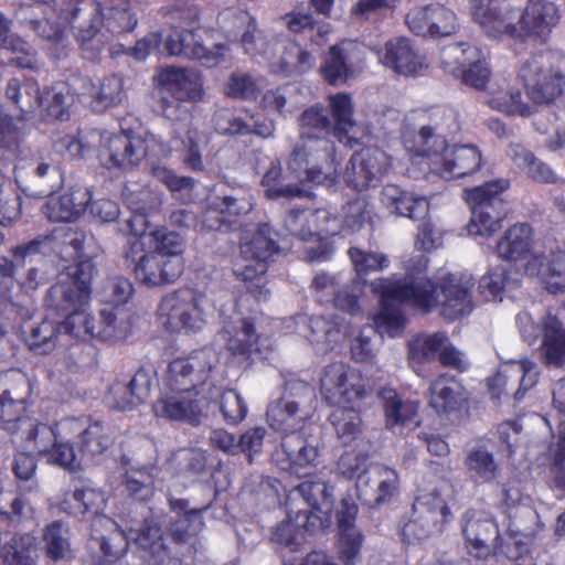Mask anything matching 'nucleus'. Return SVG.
I'll return each instance as SVG.
<instances>
[{
	"label": "nucleus",
	"instance_id": "f257e3e1",
	"mask_svg": "<svg viewBox=\"0 0 565 565\" xmlns=\"http://www.w3.org/2000/svg\"><path fill=\"white\" fill-rule=\"evenodd\" d=\"M95 273L96 266L90 258L81 259L67 266L65 277L50 287L44 305L49 310L65 316V319L55 322L44 318L40 323L32 324L29 330L22 329L23 339L31 351L38 354L50 353L56 347V339L61 332L97 341H114L121 337L113 311L103 310L100 320L96 322L95 318L83 309L90 299Z\"/></svg>",
	"mask_w": 565,
	"mask_h": 565
},
{
	"label": "nucleus",
	"instance_id": "f03ea898",
	"mask_svg": "<svg viewBox=\"0 0 565 565\" xmlns=\"http://www.w3.org/2000/svg\"><path fill=\"white\" fill-rule=\"evenodd\" d=\"M372 291L379 297L407 303L428 315L437 307L448 321H455L469 313L472 308L469 288L462 286L452 275L445 276L439 282L430 278L417 281H404L379 278L372 282Z\"/></svg>",
	"mask_w": 565,
	"mask_h": 565
},
{
	"label": "nucleus",
	"instance_id": "7ed1b4c3",
	"mask_svg": "<svg viewBox=\"0 0 565 565\" xmlns=\"http://www.w3.org/2000/svg\"><path fill=\"white\" fill-rule=\"evenodd\" d=\"M217 497L210 494L200 507H190V501L183 498H168V505L174 516H171L166 525H162L153 515L145 518L136 536L137 546L143 552L142 557L148 565H163L171 558L172 552L167 543L170 540L174 545H185L196 537L205 523L203 514L211 508Z\"/></svg>",
	"mask_w": 565,
	"mask_h": 565
},
{
	"label": "nucleus",
	"instance_id": "20e7f679",
	"mask_svg": "<svg viewBox=\"0 0 565 565\" xmlns=\"http://www.w3.org/2000/svg\"><path fill=\"white\" fill-rule=\"evenodd\" d=\"M404 146L413 161L426 166L429 173L445 180L473 175L483 164L477 146H449L447 139L430 126H422L416 134L404 136Z\"/></svg>",
	"mask_w": 565,
	"mask_h": 565
},
{
	"label": "nucleus",
	"instance_id": "39448f33",
	"mask_svg": "<svg viewBox=\"0 0 565 565\" xmlns=\"http://www.w3.org/2000/svg\"><path fill=\"white\" fill-rule=\"evenodd\" d=\"M90 4V19L87 26L78 30L76 40L87 58H95L100 47L94 45L95 39L105 28L111 34L131 32L138 23L137 13L134 10L139 0H87Z\"/></svg>",
	"mask_w": 565,
	"mask_h": 565
},
{
	"label": "nucleus",
	"instance_id": "423d86ee",
	"mask_svg": "<svg viewBox=\"0 0 565 565\" xmlns=\"http://www.w3.org/2000/svg\"><path fill=\"white\" fill-rule=\"evenodd\" d=\"M509 186L508 179H495L465 190V200L471 210L467 224L470 235L490 237L502 227L508 210L501 194Z\"/></svg>",
	"mask_w": 565,
	"mask_h": 565
},
{
	"label": "nucleus",
	"instance_id": "0eeeda50",
	"mask_svg": "<svg viewBox=\"0 0 565 565\" xmlns=\"http://www.w3.org/2000/svg\"><path fill=\"white\" fill-rule=\"evenodd\" d=\"M320 392L329 405L359 408L370 405L374 396V390L363 374L343 362H333L323 369Z\"/></svg>",
	"mask_w": 565,
	"mask_h": 565
},
{
	"label": "nucleus",
	"instance_id": "6e6552de",
	"mask_svg": "<svg viewBox=\"0 0 565 565\" xmlns=\"http://www.w3.org/2000/svg\"><path fill=\"white\" fill-rule=\"evenodd\" d=\"M125 263L142 286L153 288L170 285L182 275L184 266L172 260H164L158 253L148 248L145 231L135 232L124 252Z\"/></svg>",
	"mask_w": 565,
	"mask_h": 565
},
{
	"label": "nucleus",
	"instance_id": "1a4fd4ad",
	"mask_svg": "<svg viewBox=\"0 0 565 565\" xmlns=\"http://www.w3.org/2000/svg\"><path fill=\"white\" fill-rule=\"evenodd\" d=\"M157 320L171 334H196L206 324L202 297L191 289L164 295L157 308Z\"/></svg>",
	"mask_w": 565,
	"mask_h": 565
},
{
	"label": "nucleus",
	"instance_id": "9d476101",
	"mask_svg": "<svg viewBox=\"0 0 565 565\" xmlns=\"http://www.w3.org/2000/svg\"><path fill=\"white\" fill-rule=\"evenodd\" d=\"M216 362L215 352L211 348H201L186 356L173 359L163 377L164 390L172 394L199 396Z\"/></svg>",
	"mask_w": 565,
	"mask_h": 565
},
{
	"label": "nucleus",
	"instance_id": "9b49d317",
	"mask_svg": "<svg viewBox=\"0 0 565 565\" xmlns=\"http://www.w3.org/2000/svg\"><path fill=\"white\" fill-rule=\"evenodd\" d=\"M452 513L437 491L417 497L413 503V513L401 531L403 542L412 544L441 534Z\"/></svg>",
	"mask_w": 565,
	"mask_h": 565
},
{
	"label": "nucleus",
	"instance_id": "f8f14e48",
	"mask_svg": "<svg viewBox=\"0 0 565 565\" xmlns=\"http://www.w3.org/2000/svg\"><path fill=\"white\" fill-rule=\"evenodd\" d=\"M89 136L98 137L97 159L108 170L130 171L148 154L146 141L125 130L108 132L94 129Z\"/></svg>",
	"mask_w": 565,
	"mask_h": 565
},
{
	"label": "nucleus",
	"instance_id": "ddd939ff",
	"mask_svg": "<svg viewBox=\"0 0 565 565\" xmlns=\"http://www.w3.org/2000/svg\"><path fill=\"white\" fill-rule=\"evenodd\" d=\"M441 65L454 78L476 90H486L492 72L482 52L475 45L459 42L445 47Z\"/></svg>",
	"mask_w": 565,
	"mask_h": 565
},
{
	"label": "nucleus",
	"instance_id": "4468645a",
	"mask_svg": "<svg viewBox=\"0 0 565 565\" xmlns=\"http://www.w3.org/2000/svg\"><path fill=\"white\" fill-rule=\"evenodd\" d=\"M280 252L278 233L268 223L259 224L249 238V296L258 302L269 299L267 271Z\"/></svg>",
	"mask_w": 565,
	"mask_h": 565
},
{
	"label": "nucleus",
	"instance_id": "2eb2a0df",
	"mask_svg": "<svg viewBox=\"0 0 565 565\" xmlns=\"http://www.w3.org/2000/svg\"><path fill=\"white\" fill-rule=\"evenodd\" d=\"M519 77L529 99L535 105H551L565 90V74L553 67L543 54L533 55L526 60Z\"/></svg>",
	"mask_w": 565,
	"mask_h": 565
},
{
	"label": "nucleus",
	"instance_id": "dca6fc26",
	"mask_svg": "<svg viewBox=\"0 0 565 565\" xmlns=\"http://www.w3.org/2000/svg\"><path fill=\"white\" fill-rule=\"evenodd\" d=\"M392 168V157L379 147H364L355 151L345 168L347 185L358 192L381 183Z\"/></svg>",
	"mask_w": 565,
	"mask_h": 565
},
{
	"label": "nucleus",
	"instance_id": "f3484780",
	"mask_svg": "<svg viewBox=\"0 0 565 565\" xmlns=\"http://www.w3.org/2000/svg\"><path fill=\"white\" fill-rule=\"evenodd\" d=\"M58 435L63 439L76 440L83 457H95L104 454L113 444L107 427L100 420L89 416L67 417L58 422Z\"/></svg>",
	"mask_w": 565,
	"mask_h": 565
},
{
	"label": "nucleus",
	"instance_id": "a211bd4d",
	"mask_svg": "<svg viewBox=\"0 0 565 565\" xmlns=\"http://www.w3.org/2000/svg\"><path fill=\"white\" fill-rule=\"evenodd\" d=\"M561 20L558 7L548 0H527L519 19L518 34L509 38L546 43Z\"/></svg>",
	"mask_w": 565,
	"mask_h": 565
},
{
	"label": "nucleus",
	"instance_id": "6ab92c4d",
	"mask_svg": "<svg viewBox=\"0 0 565 565\" xmlns=\"http://www.w3.org/2000/svg\"><path fill=\"white\" fill-rule=\"evenodd\" d=\"M318 448L309 445L300 428L285 433L280 447L271 455L284 471L301 476V470L317 466Z\"/></svg>",
	"mask_w": 565,
	"mask_h": 565
},
{
	"label": "nucleus",
	"instance_id": "aec40b11",
	"mask_svg": "<svg viewBox=\"0 0 565 565\" xmlns=\"http://www.w3.org/2000/svg\"><path fill=\"white\" fill-rule=\"evenodd\" d=\"M463 521L462 534L469 555L487 559L493 551L489 542L492 540L495 544L501 536L498 523L490 515L476 510L467 511Z\"/></svg>",
	"mask_w": 565,
	"mask_h": 565
},
{
	"label": "nucleus",
	"instance_id": "412c9836",
	"mask_svg": "<svg viewBox=\"0 0 565 565\" xmlns=\"http://www.w3.org/2000/svg\"><path fill=\"white\" fill-rule=\"evenodd\" d=\"M25 439L34 441L39 452H44L47 460L54 465L71 471L79 466L76 461L74 448L76 440L63 439L58 435V422L52 427L38 423L35 427L28 431Z\"/></svg>",
	"mask_w": 565,
	"mask_h": 565
},
{
	"label": "nucleus",
	"instance_id": "4be33fe9",
	"mask_svg": "<svg viewBox=\"0 0 565 565\" xmlns=\"http://www.w3.org/2000/svg\"><path fill=\"white\" fill-rule=\"evenodd\" d=\"M170 55L196 60L205 67L218 65L224 60L227 50L225 44H215L214 49L205 47L198 39L194 30L174 29L166 41Z\"/></svg>",
	"mask_w": 565,
	"mask_h": 565
},
{
	"label": "nucleus",
	"instance_id": "5701e85b",
	"mask_svg": "<svg viewBox=\"0 0 565 565\" xmlns=\"http://www.w3.org/2000/svg\"><path fill=\"white\" fill-rule=\"evenodd\" d=\"M157 86L161 93L183 103H199L204 97L202 75L184 67H167L157 75Z\"/></svg>",
	"mask_w": 565,
	"mask_h": 565
},
{
	"label": "nucleus",
	"instance_id": "b1692460",
	"mask_svg": "<svg viewBox=\"0 0 565 565\" xmlns=\"http://www.w3.org/2000/svg\"><path fill=\"white\" fill-rule=\"evenodd\" d=\"M300 140L315 142L319 157L331 158L334 152L333 128L331 119L322 104L306 108L298 117Z\"/></svg>",
	"mask_w": 565,
	"mask_h": 565
},
{
	"label": "nucleus",
	"instance_id": "393cba45",
	"mask_svg": "<svg viewBox=\"0 0 565 565\" xmlns=\"http://www.w3.org/2000/svg\"><path fill=\"white\" fill-rule=\"evenodd\" d=\"M428 405L438 415L461 412L469 404V393L460 381L447 373L435 377L428 387Z\"/></svg>",
	"mask_w": 565,
	"mask_h": 565
},
{
	"label": "nucleus",
	"instance_id": "a878e982",
	"mask_svg": "<svg viewBox=\"0 0 565 565\" xmlns=\"http://www.w3.org/2000/svg\"><path fill=\"white\" fill-rule=\"evenodd\" d=\"M311 215L307 209H292L285 218V225L291 235L301 241H317V246L305 249L306 262H329L335 252L334 245L329 239V235L326 234V237H322L320 233L312 232L310 227L306 226Z\"/></svg>",
	"mask_w": 565,
	"mask_h": 565
},
{
	"label": "nucleus",
	"instance_id": "bb28decb",
	"mask_svg": "<svg viewBox=\"0 0 565 565\" xmlns=\"http://www.w3.org/2000/svg\"><path fill=\"white\" fill-rule=\"evenodd\" d=\"M376 55L385 67L405 76L418 74L424 66L414 43L406 36L390 39L376 50Z\"/></svg>",
	"mask_w": 565,
	"mask_h": 565
},
{
	"label": "nucleus",
	"instance_id": "cd10ccee",
	"mask_svg": "<svg viewBox=\"0 0 565 565\" xmlns=\"http://www.w3.org/2000/svg\"><path fill=\"white\" fill-rule=\"evenodd\" d=\"M90 199L88 189L71 188L67 192L50 195L42 206V213L53 223L75 222L86 212Z\"/></svg>",
	"mask_w": 565,
	"mask_h": 565
},
{
	"label": "nucleus",
	"instance_id": "c85d7f7f",
	"mask_svg": "<svg viewBox=\"0 0 565 565\" xmlns=\"http://www.w3.org/2000/svg\"><path fill=\"white\" fill-rule=\"evenodd\" d=\"M67 84L73 94L89 96L105 109L120 104L125 96L124 81L116 74L105 76L98 86L90 78L81 75H72L67 79Z\"/></svg>",
	"mask_w": 565,
	"mask_h": 565
},
{
	"label": "nucleus",
	"instance_id": "c756f323",
	"mask_svg": "<svg viewBox=\"0 0 565 565\" xmlns=\"http://www.w3.org/2000/svg\"><path fill=\"white\" fill-rule=\"evenodd\" d=\"M106 507L105 493L82 481L73 490L66 491L58 502V510L67 515L90 519L103 513Z\"/></svg>",
	"mask_w": 565,
	"mask_h": 565
},
{
	"label": "nucleus",
	"instance_id": "7c9ffc66",
	"mask_svg": "<svg viewBox=\"0 0 565 565\" xmlns=\"http://www.w3.org/2000/svg\"><path fill=\"white\" fill-rule=\"evenodd\" d=\"M152 412L157 418L190 424L199 423L202 416L198 396L168 391L152 404Z\"/></svg>",
	"mask_w": 565,
	"mask_h": 565
},
{
	"label": "nucleus",
	"instance_id": "2f4dec72",
	"mask_svg": "<svg viewBox=\"0 0 565 565\" xmlns=\"http://www.w3.org/2000/svg\"><path fill=\"white\" fill-rule=\"evenodd\" d=\"M152 386L150 372L138 369L128 381H116L109 393L114 407L118 411H130L142 404L149 396Z\"/></svg>",
	"mask_w": 565,
	"mask_h": 565
},
{
	"label": "nucleus",
	"instance_id": "473e14b6",
	"mask_svg": "<svg viewBox=\"0 0 565 565\" xmlns=\"http://www.w3.org/2000/svg\"><path fill=\"white\" fill-rule=\"evenodd\" d=\"M544 289L551 295L565 292V250L535 255L529 263Z\"/></svg>",
	"mask_w": 565,
	"mask_h": 565
},
{
	"label": "nucleus",
	"instance_id": "72a5a7b5",
	"mask_svg": "<svg viewBox=\"0 0 565 565\" xmlns=\"http://www.w3.org/2000/svg\"><path fill=\"white\" fill-rule=\"evenodd\" d=\"M512 12L507 0H478L475 14L480 24L497 38L518 34V25L512 22Z\"/></svg>",
	"mask_w": 565,
	"mask_h": 565
},
{
	"label": "nucleus",
	"instance_id": "f704fd0d",
	"mask_svg": "<svg viewBox=\"0 0 565 565\" xmlns=\"http://www.w3.org/2000/svg\"><path fill=\"white\" fill-rule=\"evenodd\" d=\"M534 232L527 223H516L505 230L495 245L499 258L518 263L524 260L532 252Z\"/></svg>",
	"mask_w": 565,
	"mask_h": 565
},
{
	"label": "nucleus",
	"instance_id": "c9c22d12",
	"mask_svg": "<svg viewBox=\"0 0 565 565\" xmlns=\"http://www.w3.org/2000/svg\"><path fill=\"white\" fill-rule=\"evenodd\" d=\"M382 401L385 426L387 429L404 428L415 424L418 415V404L403 399L394 388L384 387L379 392Z\"/></svg>",
	"mask_w": 565,
	"mask_h": 565
},
{
	"label": "nucleus",
	"instance_id": "e433bc0d",
	"mask_svg": "<svg viewBox=\"0 0 565 565\" xmlns=\"http://www.w3.org/2000/svg\"><path fill=\"white\" fill-rule=\"evenodd\" d=\"M353 43L343 40L331 45L323 54L320 65V75L329 85L335 86L344 84L353 74V67L350 62V52Z\"/></svg>",
	"mask_w": 565,
	"mask_h": 565
},
{
	"label": "nucleus",
	"instance_id": "4c0bfd02",
	"mask_svg": "<svg viewBox=\"0 0 565 565\" xmlns=\"http://www.w3.org/2000/svg\"><path fill=\"white\" fill-rule=\"evenodd\" d=\"M543 339L541 352L546 366L563 367L565 365V328L563 322L551 312L542 321Z\"/></svg>",
	"mask_w": 565,
	"mask_h": 565
},
{
	"label": "nucleus",
	"instance_id": "58836bf2",
	"mask_svg": "<svg viewBox=\"0 0 565 565\" xmlns=\"http://www.w3.org/2000/svg\"><path fill=\"white\" fill-rule=\"evenodd\" d=\"M381 202L391 213L412 220L422 218L428 212V204L423 198H415L396 184L383 186Z\"/></svg>",
	"mask_w": 565,
	"mask_h": 565
},
{
	"label": "nucleus",
	"instance_id": "ea45409f",
	"mask_svg": "<svg viewBox=\"0 0 565 565\" xmlns=\"http://www.w3.org/2000/svg\"><path fill=\"white\" fill-rule=\"evenodd\" d=\"M509 157L516 168L533 182L540 184H557L563 180L544 161L539 159L531 150L522 145H512Z\"/></svg>",
	"mask_w": 565,
	"mask_h": 565
},
{
	"label": "nucleus",
	"instance_id": "a19ab883",
	"mask_svg": "<svg viewBox=\"0 0 565 565\" xmlns=\"http://www.w3.org/2000/svg\"><path fill=\"white\" fill-rule=\"evenodd\" d=\"M318 146L308 140H300V145L296 146L290 153L288 168L303 175L306 180L320 184L326 180V174L320 167V161H328L330 158L319 157L316 152Z\"/></svg>",
	"mask_w": 565,
	"mask_h": 565
},
{
	"label": "nucleus",
	"instance_id": "79ce46f5",
	"mask_svg": "<svg viewBox=\"0 0 565 565\" xmlns=\"http://www.w3.org/2000/svg\"><path fill=\"white\" fill-rule=\"evenodd\" d=\"M237 200L232 196L218 198L202 215V227L207 231L233 232L241 226Z\"/></svg>",
	"mask_w": 565,
	"mask_h": 565
},
{
	"label": "nucleus",
	"instance_id": "37998d69",
	"mask_svg": "<svg viewBox=\"0 0 565 565\" xmlns=\"http://www.w3.org/2000/svg\"><path fill=\"white\" fill-rule=\"evenodd\" d=\"M327 100L333 128V138L339 142H343L356 125L352 97L349 93L339 92L330 94Z\"/></svg>",
	"mask_w": 565,
	"mask_h": 565
},
{
	"label": "nucleus",
	"instance_id": "c03bdc74",
	"mask_svg": "<svg viewBox=\"0 0 565 565\" xmlns=\"http://www.w3.org/2000/svg\"><path fill=\"white\" fill-rule=\"evenodd\" d=\"M361 409L350 405L338 406L328 417L338 440L344 446L351 445L363 434L364 423Z\"/></svg>",
	"mask_w": 565,
	"mask_h": 565
},
{
	"label": "nucleus",
	"instance_id": "a18cd8bd",
	"mask_svg": "<svg viewBox=\"0 0 565 565\" xmlns=\"http://www.w3.org/2000/svg\"><path fill=\"white\" fill-rule=\"evenodd\" d=\"M221 338L233 358L247 356V317L244 312L234 310L224 316Z\"/></svg>",
	"mask_w": 565,
	"mask_h": 565
},
{
	"label": "nucleus",
	"instance_id": "49530a36",
	"mask_svg": "<svg viewBox=\"0 0 565 565\" xmlns=\"http://www.w3.org/2000/svg\"><path fill=\"white\" fill-rule=\"evenodd\" d=\"M333 502L324 501L321 505H306L294 511L295 526L300 534L326 533L332 524Z\"/></svg>",
	"mask_w": 565,
	"mask_h": 565
},
{
	"label": "nucleus",
	"instance_id": "de8ad7c7",
	"mask_svg": "<svg viewBox=\"0 0 565 565\" xmlns=\"http://www.w3.org/2000/svg\"><path fill=\"white\" fill-rule=\"evenodd\" d=\"M447 341L448 333L446 331L416 334L407 344L409 363L424 364L435 361Z\"/></svg>",
	"mask_w": 565,
	"mask_h": 565
},
{
	"label": "nucleus",
	"instance_id": "09e8293b",
	"mask_svg": "<svg viewBox=\"0 0 565 565\" xmlns=\"http://www.w3.org/2000/svg\"><path fill=\"white\" fill-rule=\"evenodd\" d=\"M0 424L10 434H15L23 427H28L30 431L38 425L26 415L25 399L13 398L9 391L0 395Z\"/></svg>",
	"mask_w": 565,
	"mask_h": 565
},
{
	"label": "nucleus",
	"instance_id": "8fccbe9b",
	"mask_svg": "<svg viewBox=\"0 0 565 565\" xmlns=\"http://www.w3.org/2000/svg\"><path fill=\"white\" fill-rule=\"evenodd\" d=\"M266 418L271 429L282 434L301 428L302 424V418L299 415V404L285 397L269 403Z\"/></svg>",
	"mask_w": 565,
	"mask_h": 565
},
{
	"label": "nucleus",
	"instance_id": "3c124183",
	"mask_svg": "<svg viewBox=\"0 0 565 565\" xmlns=\"http://www.w3.org/2000/svg\"><path fill=\"white\" fill-rule=\"evenodd\" d=\"M342 213V221L338 226L321 228V232H324L330 237L341 233L343 230L354 233L372 221L371 206L365 198L350 200L343 205Z\"/></svg>",
	"mask_w": 565,
	"mask_h": 565
},
{
	"label": "nucleus",
	"instance_id": "603ef678",
	"mask_svg": "<svg viewBox=\"0 0 565 565\" xmlns=\"http://www.w3.org/2000/svg\"><path fill=\"white\" fill-rule=\"evenodd\" d=\"M300 477H306V479L289 492L288 504L295 497H301L305 505H321L324 501L333 502V487L317 473L305 472Z\"/></svg>",
	"mask_w": 565,
	"mask_h": 565
},
{
	"label": "nucleus",
	"instance_id": "864d4df0",
	"mask_svg": "<svg viewBox=\"0 0 565 565\" xmlns=\"http://www.w3.org/2000/svg\"><path fill=\"white\" fill-rule=\"evenodd\" d=\"M121 486L126 495L134 502L148 503L156 493V480L148 468L129 469L122 476Z\"/></svg>",
	"mask_w": 565,
	"mask_h": 565
},
{
	"label": "nucleus",
	"instance_id": "5fc2aeb1",
	"mask_svg": "<svg viewBox=\"0 0 565 565\" xmlns=\"http://www.w3.org/2000/svg\"><path fill=\"white\" fill-rule=\"evenodd\" d=\"M42 94L36 79L25 78L21 83L18 78H11L6 87V96L23 113H32L40 108Z\"/></svg>",
	"mask_w": 565,
	"mask_h": 565
},
{
	"label": "nucleus",
	"instance_id": "6e6d98bb",
	"mask_svg": "<svg viewBox=\"0 0 565 565\" xmlns=\"http://www.w3.org/2000/svg\"><path fill=\"white\" fill-rule=\"evenodd\" d=\"M520 287V280L512 277L510 269L495 266L484 274L479 281L480 295L488 301L502 299L505 290Z\"/></svg>",
	"mask_w": 565,
	"mask_h": 565
},
{
	"label": "nucleus",
	"instance_id": "4d7b16f0",
	"mask_svg": "<svg viewBox=\"0 0 565 565\" xmlns=\"http://www.w3.org/2000/svg\"><path fill=\"white\" fill-rule=\"evenodd\" d=\"M145 236L151 252L158 253L164 260L183 264L180 257L183 252V239L180 234L162 227L151 231L148 235L145 233Z\"/></svg>",
	"mask_w": 565,
	"mask_h": 565
},
{
	"label": "nucleus",
	"instance_id": "13d9d810",
	"mask_svg": "<svg viewBox=\"0 0 565 565\" xmlns=\"http://www.w3.org/2000/svg\"><path fill=\"white\" fill-rule=\"evenodd\" d=\"M533 535L508 530L505 537L500 536L493 544L492 554L502 556L511 562L523 561L531 555Z\"/></svg>",
	"mask_w": 565,
	"mask_h": 565
},
{
	"label": "nucleus",
	"instance_id": "bf43d9fd",
	"mask_svg": "<svg viewBox=\"0 0 565 565\" xmlns=\"http://www.w3.org/2000/svg\"><path fill=\"white\" fill-rule=\"evenodd\" d=\"M315 64V57L308 50L303 49L296 41H289L285 44L279 60V72L290 76L294 74L302 75L309 72Z\"/></svg>",
	"mask_w": 565,
	"mask_h": 565
},
{
	"label": "nucleus",
	"instance_id": "052dcab7",
	"mask_svg": "<svg viewBox=\"0 0 565 565\" xmlns=\"http://www.w3.org/2000/svg\"><path fill=\"white\" fill-rule=\"evenodd\" d=\"M380 298L381 308L373 319L375 329L382 335L396 338L404 331L407 319L401 309L392 303L395 300L384 297Z\"/></svg>",
	"mask_w": 565,
	"mask_h": 565
},
{
	"label": "nucleus",
	"instance_id": "680f3d73",
	"mask_svg": "<svg viewBox=\"0 0 565 565\" xmlns=\"http://www.w3.org/2000/svg\"><path fill=\"white\" fill-rule=\"evenodd\" d=\"M35 539L31 534H15L0 548L4 565H31Z\"/></svg>",
	"mask_w": 565,
	"mask_h": 565
},
{
	"label": "nucleus",
	"instance_id": "e2e57ef3",
	"mask_svg": "<svg viewBox=\"0 0 565 565\" xmlns=\"http://www.w3.org/2000/svg\"><path fill=\"white\" fill-rule=\"evenodd\" d=\"M68 532V527L62 521H53L45 526L43 541L46 556L50 559L61 561L71 552Z\"/></svg>",
	"mask_w": 565,
	"mask_h": 565
},
{
	"label": "nucleus",
	"instance_id": "0e129e2a",
	"mask_svg": "<svg viewBox=\"0 0 565 565\" xmlns=\"http://www.w3.org/2000/svg\"><path fill=\"white\" fill-rule=\"evenodd\" d=\"M2 50L11 53L9 64L12 66L33 72H39L42 67L36 50L19 35L9 40V43Z\"/></svg>",
	"mask_w": 565,
	"mask_h": 565
},
{
	"label": "nucleus",
	"instance_id": "69168bd1",
	"mask_svg": "<svg viewBox=\"0 0 565 565\" xmlns=\"http://www.w3.org/2000/svg\"><path fill=\"white\" fill-rule=\"evenodd\" d=\"M96 540L99 543L100 559L104 565L115 564L128 552L129 540L117 525L106 535Z\"/></svg>",
	"mask_w": 565,
	"mask_h": 565
},
{
	"label": "nucleus",
	"instance_id": "338daca9",
	"mask_svg": "<svg viewBox=\"0 0 565 565\" xmlns=\"http://www.w3.org/2000/svg\"><path fill=\"white\" fill-rule=\"evenodd\" d=\"M348 256L353 265L356 276L360 279L365 278L372 273L381 271L390 265V260L386 255L366 252L355 246L348 249Z\"/></svg>",
	"mask_w": 565,
	"mask_h": 565
},
{
	"label": "nucleus",
	"instance_id": "774afa93",
	"mask_svg": "<svg viewBox=\"0 0 565 565\" xmlns=\"http://www.w3.org/2000/svg\"><path fill=\"white\" fill-rule=\"evenodd\" d=\"M489 105L492 109L507 115H519L529 117L532 114L531 106L523 102L522 93L519 88H509L500 90L491 96Z\"/></svg>",
	"mask_w": 565,
	"mask_h": 565
}]
</instances>
